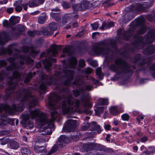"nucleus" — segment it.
Returning a JSON list of instances; mask_svg holds the SVG:
<instances>
[{"instance_id": "f257e3e1", "label": "nucleus", "mask_w": 155, "mask_h": 155, "mask_svg": "<svg viewBox=\"0 0 155 155\" xmlns=\"http://www.w3.org/2000/svg\"><path fill=\"white\" fill-rule=\"evenodd\" d=\"M74 73H55L52 77L45 74L43 75L42 78L45 80V82H42L40 85L39 92L41 94L46 92L47 85H51L52 83H58L56 86V89L59 91L60 93L59 94L54 93L49 97L48 107L51 110H53V111L51 112V119L48 120V116L45 113L43 112L39 113L37 121L38 125L41 126L39 130L40 132H42L40 134V135L51 134L52 132L51 128L53 127V123L55 120L58 114L56 110L59 107L62 99H64L61 104L63 114L73 113L78 110L79 107L87 105L88 101L90 99L89 96H83L80 101L75 99L71 95L68 94L66 98L65 97L64 94L69 92L68 88L65 87L71 84Z\"/></svg>"}, {"instance_id": "f03ea898", "label": "nucleus", "mask_w": 155, "mask_h": 155, "mask_svg": "<svg viewBox=\"0 0 155 155\" xmlns=\"http://www.w3.org/2000/svg\"><path fill=\"white\" fill-rule=\"evenodd\" d=\"M18 58L23 60L20 61V65L16 62H13L7 68L5 72L2 71L0 72V81L3 80L4 77L8 78L7 76L8 72L14 71L13 73V77L11 78L10 81L8 82L9 86L6 90L7 94L5 96L4 99L5 100H6L11 98L12 96H15L16 98L21 97V104L18 105L13 104L12 107L8 104H1L0 105V112L4 110L11 114L15 111H22V108L26 104L27 101H29L28 106L30 108L36 106L38 103V98L36 97L30 95L31 92L29 90L23 89L21 91H19L16 93L10 94V92H14L15 89H18L19 88L18 83L22 80L25 77L24 74L19 73L17 70L24 69L25 67L24 61L27 64H31L33 62V60L30 57L22 55L21 53L17 49L14 51L13 57H10L7 59L9 62H11Z\"/></svg>"}, {"instance_id": "7ed1b4c3", "label": "nucleus", "mask_w": 155, "mask_h": 155, "mask_svg": "<svg viewBox=\"0 0 155 155\" xmlns=\"http://www.w3.org/2000/svg\"><path fill=\"white\" fill-rule=\"evenodd\" d=\"M144 24L143 20L140 18L135 20L131 24L134 29L137 26L140 27L137 33L133 36L134 41L132 45L136 48L140 49L143 48L145 45L152 42L155 38V31L153 30L148 32L143 38L139 35V34H143L146 32L147 28Z\"/></svg>"}, {"instance_id": "20e7f679", "label": "nucleus", "mask_w": 155, "mask_h": 155, "mask_svg": "<svg viewBox=\"0 0 155 155\" xmlns=\"http://www.w3.org/2000/svg\"><path fill=\"white\" fill-rule=\"evenodd\" d=\"M110 68L111 71L123 77L131 75L135 67L130 65L125 60L117 58L115 60V64L110 65Z\"/></svg>"}, {"instance_id": "39448f33", "label": "nucleus", "mask_w": 155, "mask_h": 155, "mask_svg": "<svg viewBox=\"0 0 155 155\" xmlns=\"http://www.w3.org/2000/svg\"><path fill=\"white\" fill-rule=\"evenodd\" d=\"M92 50L94 54H101L104 56L107 62L110 61L114 59V54L104 41L95 43L93 46Z\"/></svg>"}, {"instance_id": "423d86ee", "label": "nucleus", "mask_w": 155, "mask_h": 155, "mask_svg": "<svg viewBox=\"0 0 155 155\" xmlns=\"http://www.w3.org/2000/svg\"><path fill=\"white\" fill-rule=\"evenodd\" d=\"M61 50V47L56 45H52L47 51V54L48 55L50 53L52 54V56L55 57L58 54L57 50ZM56 61L55 58H52V56H50L49 58H46L43 61V64L45 68L48 71L50 70V68L51 67L52 64L51 62H55Z\"/></svg>"}, {"instance_id": "0eeeda50", "label": "nucleus", "mask_w": 155, "mask_h": 155, "mask_svg": "<svg viewBox=\"0 0 155 155\" xmlns=\"http://www.w3.org/2000/svg\"><path fill=\"white\" fill-rule=\"evenodd\" d=\"M29 110L30 114H24L23 115L22 118L27 128L30 129L33 127V123L32 121H28L29 119L30 118H34L37 117V119L39 116V113L42 112L37 109H35L33 110H31L30 109H29Z\"/></svg>"}, {"instance_id": "6e6552de", "label": "nucleus", "mask_w": 155, "mask_h": 155, "mask_svg": "<svg viewBox=\"0 0 155 155\" xmlns=\"http://www.w3.org/2000/svg\"><path fill=\"white\" fill-rule=\"evenodd\" d=\"M146 1L143 4L135 3L130 6L129 8L130 11H138L143 12H147L145 8H149L152 5V2L150 0H143Z\"/></svg>"}, {"instance_id": "1a4fd4ad", "label": "nucleus", "mask_w": 155, "mask_h": 155, "mask_svg": "<svg viewBox=\"0 0 155 155\" xmlns=\"http://www.w3.org/2000/svg\"><path fill=\"white\" fill-rule=\"evenodd\" d=\"M90 3L86 0H83L80 3L74 5L73 8L75 11H84L88 8Z\"/></svg>"}, {"instance_id": "9d476101", "label": "nucleus", "mask_w": 155, "mask_h": 155, "mask_svg": "<svg viewBox=\"0 0 155 155\" xmlns=\"http://www.w3.org/2000/svg\"><path fill=\"white\" fill-rule=\"evenodd\" d=\"M48 28L51 30V31L46 29H45L42 31L43 34L45 35L49 36L52 35L53 32L56 30L57 28V25L54 22H52L49 24Z\"/></svg>"}, {"instance_id": "9b49d317", "label": "nucleus", "mask_w": 155, "mask_h": 155, "mask_svg": "<svg viewBox=\"0 0 155 155\" xmlns=\"http://www.w3.org/2000/svg\"><path fill=\"white\" fill-rule=\"evenodd\" d=\"M66 123V124L63 128L68 132L73 131L76 126V121L73 120H69L67 121Z\"/></svg>"}, {"instance_id": "f8f14e48", "label": "nucleus", "mask_w": 155, "mask_h": 155, "mask_svg": "<svg viewBox=\"0 0 155 155\" xmlns=\"http://www.w3.org/2000/svg\"><path fill=\"white\" fill-rule=\"evenodd\" d=\"M22 51L25 53H28L32 57L36 55L38 52V51L35 50V48L31 46L30 47L24 46L22 48Z\"/></svg>"}, {"instance_id": "ddd939ff", "label": "nucleus", "mask_w": 155, "mask_h": 155, "mask_svg": "<svg viewBox=\"0 0 155 155\" xmlns=\"http://www.w3.org/2000/svg\"><path fill=\"white\" fill-rule=\"evenodd\" d=\"M78 16V15L77 14L74 12L66 14L64 16L62 22L64 23H66L71 19L77 18Z\"/></svg>"}, {"instance_id": "4468645a", "label": "nucleus", "mask_w": 155, "mask_h": 155, "mask_svg": "<svg viewBox=\"0 0 155 155\" xmlns=\"http://www.w3.org/2000/svg\"><path fill=\"white\" fill-rule=\"evenodd\" d=\"M96 146L95 143L88 142L83 145L82 150L84 152H88L94 148Z\"/></svg>"}, {"instance_id": "2eb2a0df", "label": "nucleus", "mask_w": 155, "mask_h": 155, "mask_svg": "<svg viewBox=\"0 0 155 155\" xmlns=\"http://www.w3.org/2000/svg\"><path fill=\"white\" fill-rule=\"evenodd\" d=\"M134 51V49L132 48L128 50L127 48L124 47L121 49L120 51L121 54L127 58L129 57V53L133 52Z\"/></svg>"}, {"instance_id": "dca6fc26", "label": "nucleus", "mask_w": 155, "mask_h": 155, "mask_svg": "<svg viewBox=\"0 0 155 155\" xmlns=\"http://www.w3.org/2000/svg\"><path fill=\"white\" fill-rule=\"evenodd\" d=\"M69 141V140L67 137L62 135L60 136L58 139V144L60 147H62L64 143H68Z\"/></svg>"}, {"instance_id": "f3484780", "label": "nucleus", "mask_w": 155, "mask_h": 155, "mask_svg": "<svg viewBox=\"0 0 155 155\" xmlns=\"http://www.w3.org/2000/svg\"><path fill=\"white\" fill-rule=\"evenodd\" d=\"M9 40L8 37L5 32L0 33V44L3 45L5 44Z\"/></svg>"}, {"instance_id": "a211bd4d", "label": "nucleus", "mask_w": 155, "mask_h": 155, "mask_svg": "<svg viewBox=\"0 0 155 155\" xmlns=\"http://www.w3.org/2000/svg\"><path fill=\"white\" fill-rule=\"evenodd\" d=\"M155 52V45H150L149 47L145 49L143 51L144 54L148 55Z\"/></svg>"}, {"instance_id": "6ab92c4d", "label": "nucleus", "mask_w": 155, "mask_h": 155, "mask_svg": "<svg viewBox=\"0 0 155 155\" xmlns=\"http://www.w3.org/2000/svg\"><path fill=\"white\" fill-rule=\"evenodd\" d=\"M134 17L133 15H131L130 14L126 13L125 14L123 18L120 19V21L126 23L130 21Z\"/></svg>"}, {"instance_id": "aec40b11", "label": "nucleus", "mask_w": 155, "mask_h": 155, "mask_svg": "<svg viewBox=\"0 0 155 155\" xmlns=\"http://www.w3.org/2000/svg\"><path fill=\"white\" fill-rule=\"evenodd\" d=\"M77 63L78 61L76 58L74 57H73L69 61V64L68 65V67L74 68L76 67Z\"/></svg>"}, {"instance_id": "412c9836", "label": "nucleus", "mask_w": 155, "mask_h": 155, "mask_svg": "<svg viewBox=\"0 0 155 155\" xmlns=\"http://www.w3.org/2000/svg\"><path fill=\"white\" fill-rule=\"evenodd\" d=\"M45 147L43 146H38L35 145L34 147V150L36 153H43L45 154L46 153L45 150H44Z\"/></svg>"}, {"instance_id": "4be33fe9", "label": "nucleus", "mask_w": 155, "mask_h": 155, "mask_svg": "<svg viewBox=\"0 0 155 155\" xmlns=\"http://www.w3.org/2000/svg\"><path fill=\"white\" fill-rule=\"evenodd\" d=\"M93 88L90 84H85L83 87L80 88V90L81 92H83L86 91H91Z\"/></svg>"}, {"instance_id": "5701e85b", "label": "nucleus", "mask_w": 155, "mask_h": 155, "mask_svg": "<svg viewBox=\"0 0 155 155\" xmlns=\"http://www.w3.org/2000/svg\"><path fill=\"white\" fill-rule=\"evenodd\" d=\"M92 128V130H96L98 133H100L101 130L100 126L97 124V123L95 122H93L90 124Z\"/></svg>"}, {"instance_id": "b1692460", "label": "nucleus", "mask_w": 155, "mask_h": 155, "mask_svg": "<svg viewBox=\"0 0 155 155\" xmlns=\"http://www.w3.org/2000/svg\"><path fill=\"white\" fill-rule=\"evenodd\" d=\"M20 21L19 17L12 16L9 19V24L11 26L18 23Z\"/></svg>"}, {"instance_id": "393cba45", "label": "nucleus", "mask_w": 155, "mask_h": 155, "mask_svg": "<svg viewBox=\"0 0 155 155\" xmlns=\"http://www.w3.org/2000/svg\"><path fill=\"white\" fill-rule=\"evenodd\" d=\"M133 33L132 30H129L127 31H125L123 34V36L124 39L126 40H128L130 39V37Z\"/></svg>"}, {"instance_id": "a878e982", "label": "nucleus", "mask_w": 155, "mask_h": 155, "mask_svg": "<svg viewBox=\"0 0 155 155\" xmlns=\"http://www.w3.org/2000/svg\"><path fill=\"white\" fill-rule=\"evenodd\" d=\"M21 152L22 155H30L31 151L27 147H21Z\"/></svg>"}, {"instance_id": "bb28decb", "label": "nucleus", "mask_w": 155, "mask_h": 155, "mask_svg": "<svg viewBox=\"0 0 155 155\" xmlns=\"http://www.w3.org/2000/svg\"><path fill=\"white\" fill-rule=\"evenodd\" d=\"M28 34V35L31 37H34L35 35H41L43 34V31L40 32L38 31H29L27 32Z\"/></svg>"}, {"instance_id": "cd10ccee", "label": "nucleus", "mask_w": 155, "mask_h": 155, "mask_svg": "<svg viewBox=\"0 0 155 155\" xmlns=\"http://www.w3.org/2000/svg\"><path fill=\"white\" fill-rule=\"evenodd\" d=\"M36 74V73L35 72H34L33 74H32L31 72L29 73L24 80V82L25 83H27L30 82L32 78L34 75H35Z\"/></svg>"}, {"instance_id": "c85d7f7f", "label": "nucleus", "mask_w": 155, "mask_h": 155, "mask_svg": "<svg viewBox=\"0 0 155 155\" xmlns=\"http://www.w3.org/2000/svg\"><path fill=\"white\" fill-rule=\"evenodd\" d=\"M7 52L9 55L11 54L12 53V51L11 49H6L2 47L0 48V55L1 54H4Z\"/></svg>"}, {"instance_id": "c756f323", "label": "nucleus", "mask_w": 155, "mask_h": 155, "mask_svg": "<svg viewBox=\"0 0 155 155\" xmlns=\"http://www.w3.org/2000/svg\"><path fill=\"white\" fill-rule=\"evenodd\" d=\"M47 15L45 14H44L39 16L38 19V22L39 24H43L46 21Z\"/></svg>"}, {"instance_id": "7c9ffc66", "label": "nucleus", "mask_w": 155, "mask_h": 155, "mask_svg": "<svg viewBox=\"0 0 155 155\" xmlns=\"http://www.w3.org/2000/svg\"><path fill=\"white\" fill-rule=\"evenodd\" d=\"M50 15L51 17L57 21H59L61 20V17L58 13H56L51 12L50 13Z\"/></svg>"}, {"instance_id": "2f4dec72", "label": "nucleus", "mask_w": 155, "mask_h": 155, "mask_svg": "<svg viewBox=\"0 0 155 155\" xmlns=\"http://www.w3.org/2000/svg\"><path fill=\"white\" fill-rule=\"evenodd\" d=\"M10 146L11 149L16 150L19 147L18 143L16 142L12 141L10 143Z\"/></svg>"}, {"instance_id": "473e14b6", "label": "nucleus", "mask_w": 155, "mask_h": 155, "mask_svg": "<svg viewBox=\"0 0 155 155\" xmlns=\"http://www.w3.org/2000/svg\"><path fill=\"white\" fill-rule=\"evenodd\" d=\"M98 103L99 105H107L108 104V100L106 98H99L98 100Z\"/></svg>"}, {"instance_id": "72a5a7b5", "label": "nucleus", "mask_w": 155, "mask_h": 155, "mask_svg": "<svg viewBox=\"0 0 155 155\" xmlns=\"http://www.w3.org/2000/svg\"><path fill=\"white\" fill-rule=\"evenodd\" d=\"M110 112L112 115H116L119 114V112L115 107H111Z\"/></svg>"}, {"instance_id": "f704fd0d", "label": "nucleus", "mask_w": 155, "mask_h": 155, "mask_svg": "<svg viewBox=\"0 0 155 155\" xmlns=\"http://www.w3.org/2000/svg\"><path fill=\"white\" fill-rule=\"evenodd\" d=\"M104 110V107H97L95 110L96 115L99 116L100 114L103 112Z\"/></svg>"}, {"instance_id": "c9c22d12", "label": "nucleus", "mask_w": 155, "mask_h": 155, "mask_svg": "<svg viewBox=\"0 0 155 155\" xmlns=\"http://www.w3.org/2000/svg\"><path fill=\"white\" fill-rule=\"evenodd\" d=\"M58 146H59L58 145V144H54L51 148V150L48 153V155H50L52 153L56 151L58 149Z\"/></svg>"}, {"instance_id": "e433bc0d", "label": "nucleus", "mask_w": 155, "mask_h": 155, "mask_svg": "<svg viewBox=\"0 0 155 155\" xmlns=\"http://www.w3.org/2000/svg\"><path fill=\"white\" fill-rule=\"evenodd\" d=\"M35 0H31L28 3V5L30 7H33L38 6Z\"/></svg>"}, {"instance_id": "4c0bfd02", "label": "nucleus", "mask_w": 155, "mask_h": 155, "mask_svg": "<svg viewBox=\"0 0 155 155\" xmlns=\"http://www.w3.org/2000/svg\"><path fill=\"white\" fill-rule=\"evenodd\" d=\"M10 139L8 138H3L0 139V143L2 145H4L9 142Z\"/></svg>"}, {"instance_id": "58836bf2", "label": "nucleus", "mask_w": 155, "mask_h": 155, "mask_svg": "<svg viewBox=\"0 0 155 155\" xmlns=\"http://www.w3.org/2000/svg\"><path fill=\"white\" fill-rule=\"evenodd\" d=\"M17 29L19 32H23L25 30V28L21 25H18L16 27Z\"/></svg>"}, {"instance_id": "ea45409f", "label": "nucleus", "mask_w": 155, "mask_h": 155, "mask_svg": "<svg viewBox=\"0 0 155 155\" xmlns=\"http://www.w3.org/2000/svg\"><path fill=\"white\" fill-rule=\"evenodd\" d=\"M83 83L84 82L82 79L78 80L75 81H74L73 83L74 84L77 86L78 87L80 86L83 84Z\"/></svg>"}, {"instance_id": "a19ab883", "label": "nucleus", "mask_w": 155, "mask_h": 155, "mask_svg": "<svg viewBox=\"0 0 155 155\" xmlns=\"http://www.w3.org/2000/svg\"><path fill=\"white\" fill-rule=\"evenodd\" d=\"M141 58V56L140 54H136L134 58L133 61L135 63L137 62L140 60Z\"/></svg>"}, {"instance_id": "79ce46f5", "label": "nucleus", "mask_w": 155, "mask_h": 155, "mask_svg": "<svg viewBox=\"0 0 155 155\" xmlns=\"http://www.w3.org/2000/svg\"><path fill=\"white\" fill-rule=\"evenodd\" d=\"M62 5L64 8L66 9L70 7V4L69 3L64 1L62 3Z\"/></svg>"}, {"instance_id": "37998d69", "label": "nucleus", "mask_w": 155, "mask_h": 155, "mask_svg": "<svg viewBox=\"0 0 155 155\" xmlns=\"http://www.w3.org/2000/svg\"><path fill=\"white\" fill-rule=\"evenodd\" d=\"M122 119L125 121L128 120L129 118V116L128 114H123L121 116Z\"/></svg>"}, {"instance_id": "c03bdc74", "label": "nucleus", "mask_w": 155, "mask_h": 155, "mask_svg": "<svg viewBox=\"0 0 155 155\" xmlns=\"http://www.w3.org/2000/svg\"><path fill=\"white\" fill-rule=\"evenodd\" d=\"M101 68H98L96 69V74L99 76L100 78H101L102 76Z\"/></svg>"}, {"instance_id": "a18cd8bd", "label": "nucleus", "mask_w": 155, "mask_h": 155, "mask_svg": "<svg viewBox=\"0 0 155 155\" xmlns=\"http://www.w3.org/2000/svg\"><path fill=\"white\" fill-rule=\"evenodd\" d=\"M79 65L81 68H83L85 65V61L83 59H81L79 61Z\"/></svg>"}, {"instance_id": "49530a36", "label": "nucleus", "mask_w": 155, "mask_h": 155, "mask_svg": "<svg viewBox=\"0 0 155 155\" xmlns=\"http://www.w3.org/2000/svg\"><path fill=\"white\" fill-rule=\"evenodd\" d=\"M90 126H91L90 124L89 123H87L82 126L81 129L83 130H86Z\"/></svg>"}, {"instance_id": "de8ad7c7", "label": "nucleus", "mask_w": 155, "mask_h": 155, "mask_svg": "<svg viewBox=\"0 0 155 155\" xmlns=\"http://www.w3.org/2000/svg\"><path fill=\"white\" fill-rule=\"evenodd\" d=\"M91 25L93 29L96 30L99 26V25L98 23L96 22L93 24H91Z\"/></svg>"}, {"instance_id": "09e8293b", "label": "nucleus", "mask_w": 155, "mask_h": 155, "mask_svg": "<svg viewBox=\"0 0 155 155\" xmlns=\"http://www.w3.org/2000/svg\"><path fill=\"white\" fill-rule=\"evenodd\" d=\"M110 46L114 49H116V44L114 41H111L110 43Z\"/></svg>"}, {"instance_id": "8fccbe9b", "label": "nucleus", "mask_w": 155, "mask_h": 155, "mask_svg": "<svg viewBox=\"0 0 155 155\" xmlns=\"http://www.w3.org/2000/svg\"><path fill=\"white\" fill-rule=\"evenodd\" d=\"M73 93L74 96L75 97H78L80 94V92L78 89L73 90Z\"/></svg>"}, {"instance_id": "3c124183", "label": "nucleus", "mask_w": 155, "mask_h": 155, "mask_svg": "<svg viewBox=\"0 0 155 155\" xmlns=\"http://www.w3.org/2000/svg\"><path fill=\"white\" fill-rule=\"evenodd\" d=\"M3 25L7 27H9L11 26V25H10L9 22L8 23V21L7 20H5L3 22Z\"/></svg>"}, {"instance_id": "603ef678", "label": "nucleus", "mask_w": 155, "mask_h": 155, "mask_svg": "<svg viewBox=\"0 0 155 155\" xmlns=\"http://www.w3.org/2000/svg\"><path fill=\"white\" fill-rule=\"evenodd\" d=\"M22 9V7L19 5H17L15 8V10L17 12H19L21 11Z\"/></svg>"}, {"instance_id": "864d4df0", "label": "nucleus", "mask_w": 155, "mask_h": 155, "mask_svg": "<svg viewBox=\"0 0 155 155\" xmlns=\"http://www.w3.org/2000/svg\"><path fill=\"white\" fill-rule=\"evenodd\" d=\"M36 2L37 3L36 4L38 6L39 5H40L43 4L44 1L45 0H35Z\"/></svg>"}, {"instance_id": "5fc2aeb1", "label": "nucleus", "mask_w": 155, "mask_h": 155, "mask_svg": "<svg viewBox=\"0 0 155 155\" xmlns=\"http://www.w3.org/2000/svg\"><path fill=\"white\" fill-rule=\"evenodd\" d=\"M70 48L68 47H65L64 48L63 50V53H69L70 51Z\"/></svg>"}, {"instance_id": "6e6d98bb", "label": "nucleus", "mask_w": 155, "mask_h": 155, "mask_svg": "<svg viewBox=\"0 0 155 155\" xmlns=\"http://www.w3.org/2000/svg\"><path fill=\"white\" fill-rule=\"evenodd\" d=\"M15 120V119L8 118V122L10 124L13 125L14 124Z\"/></svg>"}, {"instance_id": "4d7b16f0", "label": "nucleus", "mask_w": 155, "mask_h": 155, "mask_svg": "<svg viewBox=\"0 0 155 155\" xmlns=\"http://www.w3.org/2000/svg\"><path fill=\"white\" fill-rule=\"evenodd\" d=\"M14 11V8L12 7L7 8L6 11L9 14L12 13Z\"/></svg>"}, {"instance_id": "13d9d810", "label": "nucleus", "mask_w": 155, "mask_h": 155, "mask_svg": "<svg viewBox=\"0 0 155 155\" xmlns=\"http://www.w3.org/2000/svg\"><path fill=\"white\" fill-rule=\"evenodd\" d=\"M7 65V63L4 60H1L0 61V66H3Z\"/></svg>"}, {"instance_id": "bf43d9fd", "label": "nucleus", "mask_w": 155, "mask_h": 155, "mask_svg": "<svg viewBox=\"0 0 155 155\" xmlns=\"http://www.w3.org/2000/svg\"><path fill=\"white\" fill-rule=\"evenodd\" d=\"M144 119V117L143 116L139 115L138 116L137 118V119L138 122L139 123L141 121V120H143Z\"/></svg>"}, {"instance_id": "052dcab7", "label": "nucleus", "mask_w": 155, "mask_h": 155, "mask_svg": "<svg viewBox=\"0 0 155 155\" xmlns=\"http://www.w3.org/2000/svg\"><path fill=\"white\" fill-rule=\"evenodd\" d=\"M84 112L85 113H86V114H90V115L92 113V111L88 109H86L84 110Z\"/></svg>"}, {"instance_id": "680f3d73", "label": "nucleus", "mask_w": 155, "mask_h": 155, "mask_svg": "<svg viewBox=\"0 0 155 155\" xmlns=\"http://www.w3.org/2000/svg\"><path fill=\"white\" fill-rule=\"evenodd\" d=\"M114 23L113 22H109L107 25V28H109L113 26L114 25Z\"/></svg>"}, {"instance_id": "e2e57ef3", "label": "nucleus", "mask_w": 155, "mask_h": 155, "mask_svg": "<svg viewBox=\"0 0 155 155\" xmlns=\"http://www.w3.org/2000/svg\"><path fill=\"white\" fill-rule=\"evenodd\" d=\"M92 71V70L89 68H87L85 70V73L86 74H90Z\"/></svg>"}, {"instance_id": "0e129e2a", "label": "nucleus", "mask_w": 155, "mask_h": 155, "mask_svg": "<svg viewBox=\"0 0 155 155\" xmlns=\"http://www.w3.org/2000/svg\"><path fill=\"white\" fill-rule=\"evenodd\" d=\"M99 35V33L98 32H96L93 33L92 37L93 38H97L96 35Z\"/></svg>"}, {"instance_id": "69168bd1", "label": "nucleus", "mask_w": 155, "mask_h": 155, "mask_svg": "<svg viewBox=\"0 0 155 155\" xmlns=\"http://www.w3.org/2000/svg\"><path fill=\"white\" fill-rule=\"evenodd\" d=\"M147 140V138L146 137H144L141 138V141L142 142H145Z\"/></svg>"}, {"instance_id": "338daca9", "label": "nucleus", "mask_w": 155, "mask_h": 155, "mask_svg": "<svg viewBox=\"0 0 155 155\" xmlns=\"http://www.w3.org/2000/svg\"><path fill=\"white\" fill-rule=\"evenodd\" d=\"M84 33L83 31H82L76 35L77 36L80 37L83 35Z\"/></svg>"}, {"instance_id": "774afa93", "label": "nucleus", "mask_w": 155, "mask_h": 155, "mask_svg": "<svg viewBox=\"0 0 155 155\" xmlns=\"http://www.w3.org/2000/svg\"><path fill=\"white\" fill-rule=\"evenodd\" d=\"M106 25V23L104 21L103 22L102 26L100 28L102 30H104L105 27Z\"/></svg>"}]
</instances>
